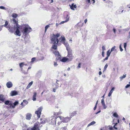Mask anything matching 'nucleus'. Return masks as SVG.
<instances>
[{
  "mask_svg": "<svg viewBox=\"0 0 130 130\" xmlns=\"http://www.w3.org/2000/svg\"><path fill=\"white\" fill-rule=\"evenodd\" d=\"M13 24L11 25H9L7 27V29L9 31L13 33L15 31V34L19 36L21 35L20 32L19 30V26L18 23V21H17L14 19L13 18L12 20Z\"/></svg>",
  "mask_w": 130,
  "mask_h": 130,
  "instance_id": "nucleus-1",
  "label": "nucleus"
},
{
  "mask_svg": "<svg viewBox=\"0 0 130 130\" xmlns=\"http://www.w3.org/2000/svg\"><path fill=\"white\" fill-rule=\"evenodd\" d=\"M40 123L39 122L35 123L32 127L29 128L27 130H40V128L41 126H40Z\"/></svg>",
  "mask_w": 130,
  "mask_h": 130,
  "instance_id": "nucleus-2",
  "label": "nucleus"
},
{
  "mask_svg": "<svg viewBox=\"0 0 130 130\" xmlns=\"http://www.w3.org/2000/svg\"><path fill=\"white\" fill-rule=\"evenodd\" d=\"M59 118L62 122L67 123L69 122L71 120V117H63L61 116L57 118Z\"/></svg>",
  "mask_w": 130,
  "mask_h": 130,
  "instance_id": "nucleus-3",
  "label": "nucleus"
},
{
  "mask_svg": "<svg viewBox=\"0 0 130 130\" xmlns=\"http://www.w3.org/2000/svg\"><path fill=\"white\" fill-rule=\"evenodd\" d=\"M32 30L31 28L29 26L25 27L22 31L23 35H25L28 34Z\"/></svg>",
  "mask_w": 130,
  "mask_h": 130,
  "instance_id": "nucleus-4",
  "label": "nucleus"
},
{
  "mask_svg": "<svg viewBox=\"0 0 130 130\" xmlns=\"http://www.w3.org/2000/svg\"><path fill=\"white\" fill-rule=\"evenodd\" d=\"M60 36V34L59 33H57L56 35L53 34V36H52L51 38V41L54 42L56 41L57 43L58 42L59 40L58 38Z\"/></svg>",
  "mask_w": 130,
  "mask_h": 130,
  "instance_id": "nucleus-5",
  "label": "nucleus"
},
{
  "mask_svg": "<svg viewBox=\"0 0 130 130\" xmlns=\"http://www.w3.org/2000/svg\"><path fill=\"white\" fill-rule=\"evenodd\" d=\"M71 50L68 51L67 58H68V61H71L73 58V56L72 54Z\"/></svg>",
  "mask_w": 130,
  "mask_h": 130,
  "instance_id": "nucleus-6",
  "label": "nucleus"
},
{
  "mask_svg": "<svg viewBox=\"0 0 130 130\" xmlns=\"http://www.w3.org/2000/svg\"><path fill=\"white\" fill-rule=\"evenodd\" d=\"M43 109V107H41L38 108V110L36 111L35 112V114H37V117L38 118H40V115L41 113V112Z\"/></svg>",
  "mask_w": 130,
  "mask_h": 130,
  "instance_id": "nucleus-7",
  "label": "nucleus"
},
{
  "mask_svg": "<svg viewBox=\"0 0 130 130\" xmlns=\"http://www.w3.org/2000/svg\"><path fill=\"white\" fill-rule=\"evenodd\" d=\"M52 43L53 44V45L52 47V48L54 50H56L57 48V45L58 43L56 41L54 42L51 41Z\"/></svg>",
  "mask_w": 130,
  "mask_h": 130,
  "instance_id": "nucleus-8",
  "label": "nucleus"
},
{
  "mask_svg": "<svg viewBox=\"0 0 130 130\" xmlns=\"http://www.w3.org/2000/svg\"><path fill=\"white\" fill-rule=\"evenodd\" d=\"M63 44L64 45L66 48V49L68 51L71 50V49L70 47L69 44L66 41L64 42Z\"/></svg>",
  "mask_w": 130,
  "mask_h": 130,
  "instance_id": "nucleus-9",
  "label": "nucleus"
},
{
  "mask_svg": "<svg viewBox=\"0 0 130 130\" xmlns=\"http://www.w3.org/2000/svg\"><path fill=\"white\" fill-rule=\"evenodd\" d=\"M59 41L60 42L63 44L66 41V40L64 37L61 36L59 38Z\"/></svg>",
  "mask_w": 130,
  "mask_h": 130,
  "instance_id": "nucleus-10",
  "label": "nucleus"
},
{
  "mask_svg": "<svg viewBox=\"0 0 130 130\" xmlns=\"http://www.w3.org/2000/svg\"><path fill=\"white\" fill-rule=\"evenodd\" d=\"M19 104V102L18 101H15L13 103V105L12 104V102H11V105L10 106V108H15V106Z\"/></svg>",
  "mask_w": 130,
  "mask_h": 130,
  "instance_id": "nucleus-11",
  "label": "nucleus"
},
{
  "mask_svg": "<svg viewBox=\"0 0 130 130\" xmlns=\"http://www.w3.org/2000/svg\"><path fill=\"white\" fill-rule=\"evenodd\" d=\"M32 116V115L31 113H27L26 115V119L27 120H30Z\"/></svg>",
  "mask_w": 130,
  "mask_h": 130,
  "instance_id": "nucleus-12",
  "label": "nucleus"
},
{
  "mask_svg": "<svg viewBox=\"0 0 130 130\" xmlns=\"http://www.w3.org/2000/svg\"><path fill=\"white\" fill-rule=\"evenodd\" d=\"M6 86L8 88L12 87L13 85L12 83L11 82H8L6 84Z\"/></svg>",
  "mask_w": 130,
  "mask_h": 130,
  "instance_id": "nucleus-13",
  "label": "nucleus"
},
{
  "mask_svg": "<svg viewBox=\"0 0 130 130\" xmlns=\"http://www.w3.org/2000/svg\"><path fill=\"white\" fill-rule=\"evenodd\" d=\"M60 61L63 62H65L67 61H68V58H66V57H63L60 60Z\"/></svg>",
  "mask_w": 130,
  "mask_h": 130,
  "instance_id": "nucleus-14",
  "label": "nucleus"
},
{
  "mask_svg": "<svg viewBox=\"0 0 130 130\" xmlns=\"http://www.w3.org/2000/svg\"><path fill=\"white\" fill-rule=\"evenodd\" d=\"M18 93L17 92L13 91L11 92L10 93V95L11 96H13L17 95Z\"/></svg>",
  "mask_w": 130,
  "mask_h": 130,
  "instance_id": "nucleus-15",
  "label": "nucleus"
},
{
  "mask_svg": "<svg viewBox=\"0 0 130 130\" xmlns=\"http://www.w3.org/2000/svg\"><path fill=\"white\" fill-rule=\"evenodd\" d=\"M37 93L36 92H34V95L32 97V100L34 101H35L36 100V96L37 95Z\"/></svg>",
  "mask_w": 130,
  "mask_h": 130,
  "instance_id": "nucleus-16",
  "label": "nucleus"
},
{
  "mask_svg": "<svg viewBox=\"0 0 130 130\" xmlns=\"http://www.w3.org/2000/svg\"><path fill=\"white\" fill-rule=\"evenodd\" d=\"M5 99V98L3 95V94L0 95V101L3 102L4 101Z\"/></svg>",
  "mask_w": 130,
  "mask_h": 130,
  "instance_id": "nucleus-17",
  "label": "nucleus"
},
{
  "mask_svg": "<svg viewBox=\"0 0 130 130\" xmlns=\"http://www.w3.org/2000/svg\"><path fill=\"white\" fill-rule=\"evenodd\" d=\"M54 54L56 56H59V57H60L61 56L60 55L59 52L58 51H55L53 52Z\"/></svg>",
  "mask_w": 130,
  "mask_h": 130,
  "instance_id": "nucleus-18",
  "label": "nucleus"
},
{
  "mask_svg": "<svg viewBox=\"0 0 130 130\" xmlns=\"http://www.w3.org/2000/svg\"><path fill=\"white\" fill-rule=\"evenodd\" d=\"M12 102L9 101H7L5 102V104L6 105H9L10 106L11 105Z\"/></svg>",
  "mask_w": 130,
  "mask_h": 130,
  "instance_id": "nucleus-19",
  "label": "nucleus"
},
{
  "mask_svg": "<svg viewBox=\"0 0 130 130\" xmlns=\"http://www.w3.org/2000/svg\"><path fill=\"white\" fill-rule=\"evenodd\" d=\"M76 8V5H74L73 4H72V5L70 6V8L71 9L74 10V8Z\"/></svg>",
  "mask_w": 130,
  "mask_h": 130,
  "instance_id": "nucleus-20",
  "label": "nucleus"
},
{
  "mask_svg": "<svg viewBox=\"0 0 130 130\" xmlns=\"http://www.w3.org/2000/svg\"><path fill=\"white\" fill-rule=\"evenodd\" d=\"M27 126L26 124H24L22 127L23 130H27Z\"/></svg>",
  "mask_w": 130,
  "mask_h": 130,
  "instance_id": "nucleus-21",
  "label": "nucleus"
},
{
  "mask_svg": "<svg viewBox=\"0 0 130 130\" xmlns=\"http://www.w3.org/2000/svg\"><path fill=\"white\" fill-rule=\"evenodd\" d=\"M69 17L68 18H67L66 19V20L64 21H62L61 22L59 23V24H63L65 22H68V21H69Z\"/></svg>",
  "mask_w": 130,
  "mask_h": 130,
  "instance_id": "nucleus-22",
  "label": "nucleus"
},
{
  "mask_svg": "<svg viewBox=\"0 0 130 130\" xmlns=\"http://www.w3.org/2000/svg\"><path fill=\"white\" fill-rule=\"evenodd\" d=\"M33 83V82L32 81L30 83L28 84V85L26 87V89H28L31 86Z\"/></svg>",
  "mask_w": 130,
  "mask_h": 130,
  "instance_id": "nucleus-23",
  "label": "nucleus"
},
{
  "mask_svg": "<svg viewBox=\"0 0 130 130\" xmlns=\"http://www.w3.org/2000/svg\"><path fill=\"white\" fill-rule=\"evenodd\" d=\"M95 121H93L89 124L88 125V127L89 126L91 125H93L95 123Z\"/></svg>",
  "mask_w": 130,
  "mask_h": 130,
  "instance_id": "nucleus-24",
  "label": "nucleus"
},
{
  "mask_svg": "<svg viewBox=\"0 0 130 130\" xmlns=\"http://www.w3.org/2000/svg\"><path fill=\"white\" fill-rule=\"evenodd\" d=\"M111 52L110 51V50H109L107 52V56L109 57Z\"/></svg>",
  "mask_w": 130,
  "mask_h": 130,
  "instance_id": "nucleus-25",
  "label": "nucleus"
},
{
  "mask_svg": "<svg viewBox=\"0 0 130 130\" xmlns=\"http://www.w3.org/2000/svg\"><path fill=\"white\" fill-rule=\"evenodd\" d=\"M8 22L7 21H6L5 22V24L4 25H3V26H4V27H6L7 28V27L8 26H7L8 25Z\"/></svg>",
  "mask_w": 130,
  "mask_h": 130,
  "instance_id": "nucleus-26",
  "label": "nucleus"
},
{
  "mask_svg": "<svg viewBox=\"0 0 130 130\" xmlns=\"http://www.w3.org/2000/svg\"><path fill=\"white\" fill-rule=\"evenodd\" d=\"M104 109H106L107 108V106L105 105V102L101 103Z\"/></svg>",
  "mask_w": 130,
  "mask_h": 130,
  "instance_id": "nucleus-27",
  "label": "nucleus"
},
{
  "mask_svg": "<svg viewBox=\"0 0 130 130\" xmlns=\"http://www.w3.org/2000/svg\"><path fill=\"white\" fill-rule=\"evenodd\" d=\"M125 77H126V75H123L122 76L120 77L119 78L120 79V81L122 80V79L123 78H125Z\"/></svg>",
  "mask_w": 130,
  "mask_h": 130,
  "instance_id": "nucleus-28",
  "label": "nucleus"
},
{
  "mask_svg": "<svg viewBox=\"0 0 130 130\" xmlns=\"http://www.w3.org/2000/svg\"><path fill=\"white\" fill-rule=\"evenodd\" d=\"M60 130H67V127H62L60 128Z\"/></svg>",
  "mask_w": 130,
  "mask_h": 130,
  "instance_id": "nucleus-29",
  "label": "nucleus"
},
{
  "mask_svg": "<svg viewBox=\"0 0 130 130\" xmlns=\"http://www.w3.org/2000/svg\"><path fill=\"white\" fill-rule=\"evenodd\" d=\"M24 62H22L21 63H20V66L21 68L22 69V67L23 66V65H24Z\"/></svg>",
  "mask_w": 130,
  "mask_h": 130,
  "instance_id": "nucleus-30",
  "label": "nucleus"
},
{
  "mask_svg": "<svg viewBox=\"0 0 130 130\" xmlns=\"http://www.w3.org/2000/svg\"><path fill=\"white\" fill-rule=\"evenodd\" d=\"M113 116L114 117L116 118H117L118 117V115L117 113L116 112L114 113L113 114Z\"/></svg>",
  "mask_w": 130,
  "mask_h": 130,
  "instance_id": "nucleus-31",
  "label": "nucleus"
},
{
  "mask_svg": "<svg viewBox=\"0 0 130 130\" xmlns=\"http://www.w3.org/2000/svg\"><path fill=\"white\" fill-rule=\"evenodd\" d=\"M18 16L17 14L15 13H13L12 15V17L14 18H16Z\"/></svg>",
  "mask_w": 130,
  "mask_h": 130,
  "instance_id": "nucleus-32",
  "label": "nucleus"
},
{
  "mask_svg": "<svg viewBox=\"0 0 130 130\" xmlns=\"http://www.w3.org/2000/svg\"><path fill=\"white\" fill-rule=\"evenodd\" d=\"M116 46H114L113 47H112L111 48V52H112V51H114L116 50V49H115Z\"/></svg>",
  "mask_w": 130,
  "mask_h": 130,
  "instance_id": "nucleus-33",
  "label": "nucleus"
},
{
  "mask_svg": "<svg viewBox=\"0 0 130 130\" xmlns=\"http://www.w3.org/2000/svg\"><path fill=\"white\" fill-rule=\"evenodd\" d=\"M49 27H50V26L49 25H47L46 26H45V33L46 32L47 29Z\"/></svg>",
  "mask_w": 130,
  "mask_h": 130,
  "instance_id": "nucleus-34",
  "label": "nucleus"
},
{
  "mask_svg": "<svg viewBox=\"0 0 130 130\" xmlns=\"http://www.w3.org/2000/svg\"><path fill=\"white\" fill-rule=\"evenodd\" d=\"M108 66V65L107 64H106L105 66V67H104V70L103 71H105L106 70V68Z\"/></svg>",
  "mask_w": 130,
  "mask_h": 130,
  "instance_id": "nucleus-35",
  "label": "nucleus"
},
{
  "mask_svg": "<svg viewBox=\"0 0 130 130\" xmlns=\"http://www.w3.org/2000/svg\"><path fill=\"white\" fill-rule=\"evenodd\" d=\"M108 127H109L108 129L109 130H113V128L111 126H108Z\"/></svg>",
  "mask_w": 130,
  "mask_h": 130,
  "instance_id": "nucleus-36",
  "label": "nucleus"
},
{
  "mask_svg": "<svg viewBox=\"0 0 130 130\" xmlns=\"http://www.w3.org/2000/svg\"><path fill=\"white\" fill-rule=\"evenodd\" d=\"M23 103H25V104H27L28 103V102L26 100H24L23 101Z\"/></svg>",
  "mask_w": 130,
  "mask_h": 130,
  "instance_id": "nucleus-37",
  "label": "nucleus"
},
{
  "mask_svg": "<svg viewBox=\"0 0 130 130\" xmlns=\"http://www.w3.org/2000/svg\"><path fill=\"white\" fill-rule=\"evenodd\" d=\"M52 122V124H53V125H55L56 124V122L55 120H54L53 121V122Z\"/></svg>",
  "mask_w": 130,
  "mask_h": 130,
  "instance_id": "nucleus-38",
  "label": "nucleus"
},
{
  "mask_svg": "<svg viewBox=\"0 0 130 130\" xmlns=\"http://www.w3.org/2000/svg\"><path fill=\"white\" fill-rule=\"evenodd\" d=\"M102 51L104 52V51L106 50L105 47L103 45L102 46Z\"/></svg>",
  "mask_w": 130,
  "mask_h": 130,
  "instance_id": "nucleus-39",
  "label": "nucleus"
},
{
  "mask_svg": "<svg viewBox=\"0 0 130 130\" xmlns=\"http://www.w3.org/2000/svg\"><path fill=\"white\" fill-rule=\"evenodd\" d=\"M59 81L58 80H57V82H56V86L57 88L59 86V84L57 82Z\"/></svg>",
  "mask_w": 130,
  "mask_h": 130,
  "instance_id": "nucleus-40",
  "label": "nucleus"
},
{
  "mask_svg": "<svg viewBox=\"0 0 130 130\" xmlns=\"http://www.w3.org/2000/svg\"><path fill=\"white\" fill-rule=\"evenodd\" d=\"M109 57L107 56V57L102 61L103 62H104L105 60H107L108 59Z\"/></svg>",
  "mask_w": 130,
  "mask_h": 130,
  "instance_id": "nucleus-41",
  "label": "nucleus"
},
{
  "mask_svg": "<svg viewBox=\"0 0 130 130\" xmlns=\"http://www.w3.org/2000/svg\"><path fill=\"white\" fill-rule=\"evenodd\" d=\"M121 44L119 46V48H120V51L121 52H122L123 51V49L121 47Z\"/></svg>",
  "mask_w": 130,
  "mask_h": 130,
  "instance_id": "nucleus-42",
  "label": "nucleus"
},
{
  "mask_svg": "<svg viewBox=\"0 0 130 130\" xmlns=\"http://www.w3.org/2000/svg\"><path fill=\"white\" fill-rule=\"evenodd\" d=\"M36 59L35 57H34V58H32L31 59V62H34L35 61V60Z\"/></svg>",
  "mask_w": 130,
  "mask_h": 130,
  "instance_id": "nucleus-43",
  "label": "nucleus"
},
{
  "mask_svg": "<svg viewBox=\"0 0 130 130\" xmlns=\"http://www.w3.org/2000/svg\"><path fill=\"white\" fill-rule=\"evenodd\" d=\"M58 64L56 62H54V67H56L58 65Z\"/></svg>",
  "mask_w": 130,
  "mask_h": 130,
  "instance_id": "nucleus-44",
  "label": "nucleus"
},
{
  "mask_svg": "<svg viewBox=\"0 0 130 130\" xmlns=\"http://www.w3.org/2000/svg\"><path fill=\"white\" fill-rule=\"evenodd\" d=\"M26 37H25L24 38V40L25 41V43H26L28 41V39L27 40L26 39Z\"/></svg>",
  "mask_w": 130,
  "mask_h": 130,
  "instance_id": "nucleus-45",
  "label": "nucleus"
},
{
  "mask_svg": "<svg viewBox=\"0 0 130 130\" xmlns=\"http://www.w3.org/2000/svg\"><path fill=\"white\" fill-rule=\"evenodd\" d=\"M127 46V43H124V47L125 48V50H126V47Z\"/></svg>",
  "mask_w": 130,
  "mask_h": 130,
  "instance_id": "nucleus-46",
  "label": "nucleus"
},
{
  "mask_svg": "<svg viewBox=\"0 0 130 130\" xmlns=\"http://www.w3.org/2000/svg\"><path fill=\"white\" fill-rule=\"evenodd\" d=\"M129 28H126L125 29H123V30L124 31H128L129 30Z\"/></svg>",
  "mask_w": 130,
  "mask_h": 130,
  "instance_id": "nucleus-47",
  "label": "nucleus"
},
{
  "mask_svg": "<svg viewBox=\"0 0 130 130\" xmlns=\"http://www.w3.org/2000/svg\"><path fill=\"white\" fill-rule=\"evenodd\" d=\"M112 93V92L110 91L109 92V93H108V96L109 97L110 96H111V94Z\"/></svg>",
  "mask_w": 130,
  "mask_h": 130,
  "instance_id": "nucleus-48",
  "label": "nucleus"
},
{
  "mask_svg": "<svg viewBox=\"0 0 130 130\" xmlns=\"http://www.w3.org/2000/svg\"><path fill=\"white\" fill-rule=\"evenodd\" d=\"M112 93V92L110 91L109 92V93H108V96L109 97L110 96H111V94Z\"/></svg>",
  "mask_w": 130,
  "mask_h": 130,
  "instance_id": "nucleus-49",
  "label": "nucleus"
},
{
  "mask_svg": "<svg viewBox=\"0 0 130 130\" xmlns=\"http://www.w3.org/2000/svg\"><path fill=\"white\" fill-rule=\"evenodd\" d=\"M112 93V92L110 91L109 92V93H108V96L109 97L110 96H111V94Z\"/></svg>",
  "mask_w": 130,
  "mask_h": 130,
  "instance_id": "nucleus-50",
  "label": "nucleus"
},
{
  "mask_svg": "<svg viewBox=\"0 0 130 130\" xmlns=\"http://www.w3.org/2000/svg\"><path fill=\"white\" fill-rule=\"evenodd\" d=\"M112 93V92L110 91L109 92V93H108V96L109 97L110 96H111V94Z\"/></svg>",
  "mask_w": 130,
  "mask_h": 130,
  "instance_id": "nucleus-51",
  "label": "nucleus"
},
{
  "mask_svg": "<svg viewBox=\"0 0 130 130\" xmlns=\"http://www.w3.org/2000/svg\"><path fill=\"white\" fill-rule=\"evenodd\" d=\"M80 65H81V63H79L78 66L77 67V68L78 69H79V68H80Z\"/></svg>",
  "mask_w": 130,
  "mask_h": 130,
  "instance_id": "nucleus-52",
  "label": "nucleus"
},
{
  "mask_svg": "<svg viewBox=\"0 0 130 130\" xmlns=\"http://www.w3.org/2000/svg\"><path fill=\"white\" fill-rule=\"evenodd\" d=\"M0 8L2 9H5V7L3 6H0Z\"/></svg>",
  "mask_w": 130,
  "mask_h": 130,
  "instance_id": "nucleus-53",
  "label": "nucleus"
},
{
  "mask_svg": "<svg viewBox=\"0 0 130 130\" xmlns=\"http://www.w3.org/2000/svg\"><path fill=\"white\" fill-rule=\"evenodd\" d=\"M130 86V84H127L126 86H125V88H127Z\"/></svg>",
  "mask_w": 130,
  "mask_h": 130,
  "instance_id": "nucleus-54",
  "label": "nucleus"
},
{
  "mask_svg": "<svg viewBox=\"0 0 130 130\" xmlns=\"http://www.w3.org/2000/svg\"><path fill=\"white\" fill-rule=\"evenodd\" d=\"M101 103H104V99H103L101 100Z\"/></svg>",
  "mask_w": 130,
  "mask_h": 130,
  "instance_id": "nucleus-55",
  "label": "nucleus"
},
{
  "mask_svg": "<svg viewBox=\"0 0 130 130\" xmlns=\"http://www.w3.org/2000/svg\"><path fill=\"white\" fill-rule=\"evenodd\" d=\"M97 105H95V106L93 108V109L94 110H95V109H96L97 108Z\"/></svg>",
  "mask_w": 130,
  "mask_h": 130,
  "instance_id": "nucleus-56",
  "label": "nucleus"
},
{
  "mask_svg": "<svg viewBox=\"0 0 130 130\" xmlns=\"http://www.w3.org/2000/svg\"><path fill=\"white\" fill-rule=\"evenodd\" d=\"M104 52L102 51V55L103 57H104Z\"/></svg>",
  "mask_w": 130,
  "mask_h": 130,
  "instance_id": "nucleus-57",
  "label": "nucleus"
},
{
  "mask_svg": "<svg viewBox=\"0 0 130 130\" xmlns=\"http://www.w3.org/2000/svg\"><path fill=\"white\" fill-rule=\"evenodd\" d=\"M113 31L114 33L115 34L116 33V29L114 28H113Z\"/></svg>",
  "mask_w": 130,
  "mask_h": 130,
  "instance_id": "nucleus-58",
  "label": "nucleus"
},
{
  "mask_svg": "<svg viewBox=\"0 0 130 130\" xmlns=\"http://www.w3.org/2000/svg\"><path fill=\"white\" fill-rule=\"evenodd\" d=\"M115 89V87H113V88H112L111 89V90H112V91H113Z\"/></svg>",
  "mask_w": 130,
  "mask_h": 130,
  "instance_id": "nucleus-59",
  "label": "nucleus"
},
{
  "mask_svg": "<svg viewBox=\"0 0 130 130\" xmlns=\"http://www.w3.org/2000/svg\"><path fill=\"white\" fill-rule=\"evenodd\" d=\"M101 112V110H99V111H98V112H96V113H95V114H98V113L100 112Z\"/></svg>",
  "mask_w": 130,
  "mask_h": 130,
  "instance_id": "nucleus-60",
  "label": "nucleus"
},
{
  "mask_svg": "<svg viewBox=\"0 0 130 130\" xmlns=\"http://www.w3.org/2000/svg\"><path fill=\"white\" fill-rule=\"evenodd\" d=\"M74 116V115H72V113H70V117H71V118L72 116Z\"/></svg>",
  "mask_w": 130,
  "mask_h": 130,
  "instance_id": "nucleus-61",
  "label": "nucleus"
},
{
  "mask_svg": "<svg viewBox=\"0 0 130 130\" xmlns=\"http://www.w3.org/2000/svg\"><path fill=\"white\" fill-rule=\"evenodd\" d=\"M105 130V128L104 127L100 129V130Z\"/></svg>",
  "mask_w": 130,
  "mask_h": 130,
  "instance_id": "nucleus-62",
  "label": "nucleus"
},
{
  "mask_svg": "<svg viewBox=\"0 0 130 130\" xmlns=\"http://www.w3.org/2000/svg\"><path fill=\"white\" fill-rule=\"evenodd\" d=\"M99 75H100L102 74V72L101 71H100L99 72Z\"/></svg>",
  "mask_w": 130,
  "mask_h": 130,
  "instance_id": "nucleus-63",
  "label": "nucleus"
},
{
  "mask_svg": "<svg viewBox=\"0 0 130 130\" xmlns=\"http://www.w3.org/2000/svg\"><path fill=\"white\" fill-rule=\"evenodd\" d=\"M87 21V19H85L84 21V22L85 23H86Z\"/></svg>",
  "mask_w": 130,
  "mask_h": 130,
  "instance_id": "nucleus-64",
  "label": "nucleus"
}]
</instances>
